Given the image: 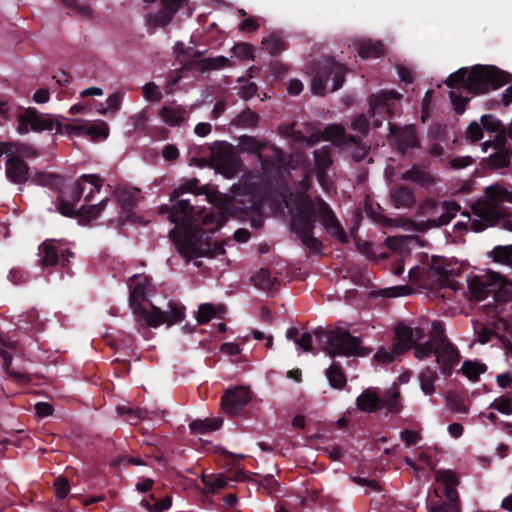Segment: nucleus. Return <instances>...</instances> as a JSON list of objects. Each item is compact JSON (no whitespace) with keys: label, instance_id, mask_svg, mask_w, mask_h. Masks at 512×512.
<instances>
[{"label":"nucleus","instance_id":"obj_1","mask_svg":"<svg viewBox=\"0 0 512 512\" xmlns=\"http://www.w3.org/2000/svg\"><path fill=\"white\" fill-rule=\"evenodd\" d=\"M227 220L223 210L205 213L204 208L191 205L189 200H181L170 212L169 221L175 226L169 237L187 262L199 257L213 258L225 254V243L213 242L210 234L220 230Z\"/></svg>","mask_w":512,"mask_h":512},{"label":"nucleus","instance_id":"obj_2","mask_svg":"<svg viewBox=\"0 0 512 512\" xmlns=\"http://www.w3.org/2000/svg\"><path fill=\"white\" fill-rule=\"evenodd\" d=\"M319 219L326 231L339 242H348V236L330 205L320 196L303 197L291 216L290 229L298 236L303 246L314 253L320 252L322 243L314 237L316 219Z\"/></svg>","mask_w":512,"mask_h":512},{"label":"nucleus","instance_id":"obj_3","mask_svg":"<svg viewBox=\"0 0 512 512\" xmlns=\"http://www.w3.org/2000/svg\"><path fill=\"white\" fill-rule=\"evenodd\" d=\"M130 280L132 285H130L129 306L139 321H143L149 327L157 328L162 324L170 327L184 319L185 307L177 302L170 301L168 303L169 310L167 311H162L152 303L150 309L143 305V302L148 300L147 294L150 290V278L148 276L135 274Z\"/></svg>","mask_w":512,"mask_h":512},{"label":"nucleus","instance_id":"obj_4","mask_svg":"<svg viewBox=\"0 0 512 512\" xmlns=\"http://www.w3.org/2000/svg\"><path fill=\"white\" fill-rule=\"evenodd\" d=\"M509 73L493 65L463 67L451 73L444 84L451 89L463 88L469 94L480 95L496 90L509 83Z\"/></svg>","mask_w":512,"mask_h":512},{"label":"nucleus","instance_id":"obj_5","mask_svg":"<svg viewBox=\"0 0 512 512\" xmlns=\"http://www.w3.org/2000/svg\"><path fill=\"white\" fill-rule=\"evenodd\" d=\"M103 180L96 174H83L76 181L65 185L58 194V212L69 218L76 217V206L84 198L91 201L95 192H100Z\"/></svg>","mask_w":512,"mask_h":512},{"label":"nucleus","instance_id":"obj_6","mask_svg":"<svg viewBox=\"0 0 512 512\" xmlns=\"http://www.w3.org/2000/svg\"><path fill=\"white\" fill-rule=\"evenodd\" d=\"M314 336L322 350L331 358L336 355L363 357L370 353L369 349L361 345L360 338L340 328L328 331L319 328L314 331Z\"/></svg>","mask_w":512,"mask_h":512},{"label":"nucleus","instance_id":"obj_7","mask_svg":"<svg viewBox=\"0 0 512 512\" xmlns=\"http://www.w3.org/2000/svg\"><path fill=\"white\" fill-rule=\"evenodd\" d=\"M346 68L332 59L314 62L312 65L311 90L323 96L327 87L334 92L340 89L345 80Z\"/></svg>","mask_w":512,"mask_h":512},{"label":"nucleus","instance_id":"obj_8","mask_svg":"<svg viewBox=\"0 0 512 512\" xmlns=\"http://www.w3.org/2000/svg\"><path fill=\"white\" fill-rule=\"evenodd\" d=\"M469 299L483 301L489 294L494 293L495 299L508 301L512 294L505 289L507 278L496 272H488L484 275H474L468 279Z\"/></svg>","mask_w":512,"mask_h":512},{"label":"nucleus","instance_id":"obj_9","mask_svg":"<svg viewBox=\"0 0 512 512\" xmlns=\"http://www.w3.org/2000/svg\"><path fill=\"white\" fill-rule=\"evenodd\" d=\"M456 201H438L425 199L418 207L420 216L426 217L423 225L426 228H436L449 224L460 210Z\"/></svg>","mask_w":512,"mask_h":512},{"label":"nucleus","instance_id":"obj_10","mask_svg":"<svg viewBox=\"0 0 512 512\" xmlns=\"http://www.w3.org/2000/svg\"><path fill=\"white\" fill-rule=\"evenodd\" d=\"M218 210L225 211L227 217L248 218L254 229H260L264 225V217L261 212V201L254 195H244L235 199Z\"/></svg>","mask_w":512,"mask_h":512},{"label":"nucleus","instance_id":"obj_11","mask_svg":"<svg viewBox=\"0 0 512 512\" xmlns=\"http://www.w3.org/2000/svg\"><path fill=\"white\" fill-rule=\"evenodd\" d=\"M211 160L216 170L226 178H233L240 171L241 161L231 144L215 141L210 146Z\"/></svg>","mask_w":512,"mask_h":512},{"label":"nucleus","instance_id":"obj_12","mask_svg":"<svg viewBox=\"0 0 512 512\" xmlns=\"http://www.w3.org/2000/svg\"><path fill=\"white\" fill-rule=\"evenodd\" d=\"M41 258L39 260L42 267L56 266L60 260L63 266H67L70 258L74 257V252L69 248H64L63 244L54 239L45 240L40 246Z\"/></svg>","mask_w":512,"mask_h":512},{"label":"nucleus","instance_id":"obj_13","mask_svg":"<svg viewBox=\"0 0 512 512\" xmlns=\"http://www.w3.org/2000/svg\"><path fill=\"white\" fill-rule=\"evenodd\" d=\"M401 95L396 91H384L378 94H372L369 98V117L372 118L374 128H379L382 125L383 113L389 117L393 113V105L396 100H399Z\"/></svg>","mask_w":512,"mask_h":512},{"label":"nucleus","instance_id":"obj_14","mask_svg":"<svg viewBox=\"0 0 512 512\" xmlns=\"http://www.w3.org/2000/svg\"><path fill=\"white\" fill-rule=\"evenodd\" d=\"M251 400V392L248 388L237 386L229 388L221 397V406L224 412L233 417L242 413L245 406Z\"/></svg>","mask_w":512,"mask_h":512},{"label":"nucleus","instance_id":"obj_15","mask_svg":"<svg viewBox=\"0 0 512 512\" xmlns=\"http://www.w3.org/2000/svg\"><path fill=\"white\" fill-rule=\"evenodd\" d=\"M388 126L389 135L395 137V145L400 154L404 155L409 149L420 147V141L417 137L414 125L399 127L398 125L389 122Z\"/></svg>","mask_w":512,"mask_h":512},{"label":"nucleus","instance_id":"obj_16","mask_svg":"<svg viewBox=\"0 0 512 512\" xmlns=\"http://www.w3.org/2000/svg\"><path fill=\"white\" fill-rule=\"evenodd\" d=\"M30 122L31 130L35 132L51 131L55 128V134H63V124L51 114H42L36 108H27V116L24 119Z\"/></svg>","mask_w":512,"mask_h":512},{"label":"nucleus","instance_id":"obj_17","mask_svg":"<svg viewBox=\"0 0 512 512\" xmlns=\"http://www.w3.org/2000/svg\"><path fill=\"white\" fill-rule=\"evenodd\" d=\"M436 362L440 365L441 373L445 376H451L454 367L460 361V354L457 348L449 341L442 339L441 344L437 345Z\"/></svg>","mask_w":512,"mask_h":512},{"label":"nucleus","instance_id":"obj_18","mask_svg":"<svg viewBox=\"0 0 512 512\" xmlns=\"http://www.w3.org/2000/svg\"><path fill=\"white\" fill-rule=\"evenodd\" d=\"M140 190L137 188H123L119 187L115 190L114 196L116 201L123 212L126 213V221L136 222L138 216L133 212V209L138 204V194Z\"/></svg>","mask_w":512,"mask_h":512},{"label":"nucleus","instance_id":"obj_19","mask_svg":"<svg viewBox=\"0 0 512 512\" xmlns=\"http://www.w3.org/2000/svg\"><path fill=\"white\" fill-rule=\"evenodd\" d=\"M313 156L317 181L324 186L327 182V171L333 164L332 148L329 145L322 146L313 152Z\"/></svg>","mask_w":512,"mask_h":512},{"label":"nucleus","instance_id":"obj_20","mask_svg":"<svg viewBox=\"0 0 512 512\" xmlns=\"http://www.w3.org/2000/svg\"><path fill=\"white\" fill-rule=\"evenodd\" d=\"M268 148L271 150V154H259V161L263 171L272 172L287 168L290 160L283 150L270 144Z\"/></svg>","mask_w":512,"mask_h":512},{"label":"nucleus","instance_id":"obj_21","mask_svg":"<svg viewBox=\"0 0 512 512\" xmlns=\"http://www.w3.org/2000/svg\"><path fill=\"white\" fill-rule=\"evenodd\" d=\"M29 167L27 163L18 156H10L5 163V174L9 181L14 184H24L28 180Z\"/></svg>","mask_w":512,"mask_h":512},{"label":"nucleus","instance_id":"obj_22","mask_svg":"<svg viewBox=\"0 0 512 512\" xmlns=\"http://www.w3.org/2000/svg\"><path fill=\"white\" fill-rule=\"evenodd\" d=\"M325 140L332 141L337 146L359 145L360 139L357 136L347 134L340 125H329L324 129Z\"/></svg>","mask_w":512,"mask_h":512},{"label":"nucleus","instance_id":"obj_23","mask_svg":"<svg viewBox=\"0 0 512 512\" xmlns=\"http://www.w3.org/2000/svg\"><path fill=\"white\" fill-rule=\"evenodd\" d=\"M512 151L506 147L504 139L495 140V152L487 158V164L493 169H501L510 165Z\"/></svg>","mask_w":512,"mask_h":512},{"label":"nucleus","instance_id":"obj_24","mask_svg":"<svg viewBox=\"0 0 512 512\" xmlns=\"http://www.w3.org/2000/svg\"><path fill=\"white\" fill-rule=\"evenodd\" d=\"M396 342L393 344L396 347V353L403 355L414 346V333L413 328L404 323H398L394 330Z\"/></svg>","mask_w":512,"mask_h":512},{"label":"nucleus","instance_id":"obj_25","mask_svg":"<svg viewBox=\"0 0 512 512\" xmlns=\"http://www.w3.org/2000/svg\"><path fill=\"white\" fill-rule=\"evenodd\" d=\"M198 184H199V180L197 178H192V179H189L187 181H185L184 183H182L179 187L173 189V191L171 192L170 194V201L171 202H175L172 206H168V205H163L161 206L160 208V212L162 214L164 213H168V217L170 216V212L172 210V208L179 202L181 201L182 199H179L180 196H182L184 193H188V192H191V193H194L196 195H200V194H203V190H199L198 189Z\"/></svg>","mask_w":512,"mask_h":512},{"label":"nucleus","instance_id":"obj_26","mask_svg":"<svg viewBox=\"0 0 512 512\" xmlns=\"http://www.w3.org/2000/svg\"><path fill=\"white\" fill-rule=\"evenodd\" d=\"M356 405L362 412L375 413L381 410L382 397L373 389L368 388L357 397Z\"/></svg>","mask_w":512,"mask_h":512},{"label":"nucleus","instance_id":"obj_27","mask_svg":"<svg viewBox=\"0 0 512 512\" xmlns=\"http://www.w3.org/2000/svg\"><path fill=\"white\" fill-rule=\"evenodd\" d=\"M402 179L415 182L425 188L432 186L436 181L427 168L420 165H413L409 170L405 171L402 174Z\"/></svg>","mask_w":512,"mask_h":512},{"label":"nucleus","instance_id":"obj_28","mask_svg":"<svg viewBox=\"0 0 512 512\" xmlns=\"http://www.w3.org/2000/svg\"><path fill=\"white\" fill-rule=\"evenodd\" d=\"M485 195L491 209H499L505 202L512 203V192L499 185L487 187Z\"/></svg>","mask_w":512,"mask_h":512},{"label":"nucleus","instance_id":"obj_29","mask_svg":"<svg viewBox=\"0 0 512 512\" xmlns=\"http://www.w3.org/2000/svg\"><path fill=\"white\" fill-rule=\"evenodd\" d=\"M446 500L431 506V512H460L459 495L455 487H445Z\"/></svg>","mask_w":512,"mask_h":512},{"label":"nucleus","instance_id":"obj_30","mask_svg":"<svg viewBox=\"0 0 512 512\" xmlns=\"http://www.w3.org/2000/svg\"><path fill=\"white\" fill-rule=\"evenodd\" d=\"M269 141L258 140L256 137L250 135H242L238 139V148L243 153L253 154L259 159V154H263L262 151L267 149Z\"/></svg>","mask_w":512,"mask_h":512},{"label":"nucleus","instance_id":"obj_31","mask_svg":"<svg viewBox=\"0 0 512 512\" xmlns=\"http://www.w3.org/2000/svg\"><path fill=\"white\" fill-rule=\"evenodd\" d=\"M391 199L396 208H410L415 203L414 193L407 186H399L393 189Z\"/></svg>","mask_w":512,"mask_h":512},{"label":"nucleus","instance_id":"obj_32","mask_svg":"<svg viewBox=\"0 0 512 512\" xmlns=\"http://www.w3.org/2000/svg\"><path fill=\"white\" fill-rule=\"evenodd\" d=\"M225 313V307L223 305H218L215 307L211 303H203L198 307V312L196 316V320L198 324H207L214 317L222 318Z\"/></svg>","mask_w":512,"mask_h":512},{"label":"nucleus","instance_id":"obj_33","mask_svg":"<svg viewBox=\"0 0 512 512\" xmlns=\"http://www.w3.org/2000/svg\"><path fill=\"white\" fill-rule=\"evenodd\" d=\"M357 51L361 58H378L385 52L384 45L380 41L363 40L357 43Z\"/></svg>","mask_w":512,"mask_h":512},{"label":"nucleus","instance_id":"obj_34","mask_svg":"<svg viewBox=\"0 0 512 512\" xmlns=\"http://www.w3.org/2000/svg\"><path fill=\"white\" fill-rule=\"evenodd\" d=\"M221 418L195 419L189 424L193 433L207 434L218 430L222 426Z\"/></svg>","mask_w":512,"mask_h":512},{"label":"nucleus","instance_id":"obj_35","mask_svg":"<svg viewBox=\"0 0 512 512\" xmlns=\"http://www.w3.org/2000/svg\"><path fill=\"white\" fill-rule=\"evenodd\" d=\"M326 377L330 386L334 389H343L346 386L347 378L341 364L338 362H333L326 369Z\"/></svg>","mask_w":512,"mask_h":512},{"label":"nucleus","instance_id":"obj_36","mask_svg":"<svg viewBox=\"0 0 512 512\" xmlns=\"http://www.w3.org/2000/svg\"><path fill=\"white\" fill-rule=\"evenodd\" d=\"M259 121V115L247 107L232 119L231 125L240 128L253 129L258 126Z\"/></svg>","mask_w":512,"mask_h":512},{"label":"nucleus","instance_id":"obj_37","mask_svg":"<svg viewBox=\"0 0 512 512\" xmlns=\"http://www.w3.org/2000/svg\"><path fill=\"white\" fill-rule=\"evenodd\" d=\"M192 63L195 66V68L199 69L203 73L231 66V61L225 56L204 58L199 61H194Z\"/></svg>","mask_w":512,"mask_h":512},{"label":"nucleus","instance_id":"obj_38","mask_svg":"<svg viewBox=\"0 0 512 512\" xmlns=\"http://www.w3.org/2000/svg\"><path fill=\"white\" fill-rule=\"evenodd\" d=\"M487 256L491 258L493 262L512 269V244L497 245L488 252Z\"/></svg>","mask_w":512,"mask_h":512},{"label":"nucleus","instance_id":"obj_39","mask_svg":"<svg viewBox=\"0 0 512 512\" xmlns=\"http://www.w3.org/2000/svg\"><path fill=\"white\" fill-rule=\"evenodd\" d=\"M159 114L162 120L169 126H179L185 120L186 110L181 107L172 108L164 106Z\"/></svg>","mask_w":512,"mask_h":512},{"label":"nucleus","instance_id":"obj_40","mask_svg":"<svg viewBox=\"0 0 512 512\" xmlns=\"http://www.w3.org/2000/svg\"><path fill=\"white\" fill-rule=\"evenodd\" d=\"M108 199L101 200L98 204L93 205H83L76 211V217L89 222L93 219H96L101 212L105 209Z\"/></svg>","mask_w":512,"mask_h":512},{"label":"nucleus","instance_id":"obj_41","mask_svg":"<svg viewBox=\"0 0 512 512\" xmlns=\"http://www.w3.org/2000/svg\"><path fill=\"white\" fill-rule=\"evenodd\" d=\"M252 281L257 288L270 291L277 283V278L272 275L269 269L262 268L252 277Z\"/></svg>","mask_w":512,"mask_h":512},{"label":"nucleus","instance_id":"obj_42","mask_svg":"<svg viewBox=\"0 0 512 512\" xmlns=\"http://www.w3.org/2000/svg\"><path fill=\"white\" fill-rule=\"evenodd\" d=\"M487 366L483 363L474 362L472 360H465L462 364L460 372L465 375L469 380L478 381L479 376L485 373Z\"/></svg>","mask_w":512,"mask_h":512},{"label":"nucleus","instance_id":"obj_43","mask_svg":"<svg viewBox=\"0 0 512 512\" xmlns=\"http://www.w3.org/2000/svg\"><path fill=\"white\" fill-rule=\"evenodd\" d=\"M201 481L207 488V493H215L219 489L227 486V479L223 474H205L201 475Z\"/></svg>","mask_w":512,"mask_h":512},{"label":"nucleus","instance_id":"obj_44","mask_svg":"<svg viewBox=\"0 0 512 512\" xmlns=\"http://www.w3.org/2000/svg\"><path fill=\"white\" fill-rule=\"evenodd\" d=\"M175 49L178 52V58L181 62H185V65L195 67L193 65L194 61H199L200 57L204 54L203 51L194 50L191 47H185L183 43L178 42L175 45Z\"/></svg>","mask_w":512,"mask_h":512},{"label":"nucleus","instance_id":"obj_45","mask_svg":"<svg viewBox=\"0 0 512 512\" xmlns=\"http://www.w3.org/2000/svg\"><path fill=\"white\" fill-rule=\"evenodd\" d=\"M117 412L125 418L131 425L138 424L141 420L148 418V411L142 409H133L131 407L118 406Z\"/></svg>","mask_w":512,"mask_h":512},{"label":"nucleus","instance_id":"obj_46","mask_svg":"<svg viewBox=\"0 0 512 512\" xmlns=\"http://www.w3.org/2000/svg\"><path fill=\"white\" fill-rule=\"evenodd\" d=\"M3 369L7 375L13 378L15 381L19 383L27 384L31 381V378L28 374L22 372H16L11 369L13 356L10 352L3 353Z\"/></svg>","mask_w":512,"mask_h":512},{"label":"nucleus","instance_id":"obj_47","mask_svg":"<svg viewBox=\"0 0 512 512\" xmlns=\"http://www.w3.org/2000/svg\"><path fill=\"white\" fill-rule=\"evenodd\" d=\"M438 379L436 372L430 368H426L419 375L421 390L426 395H431L435 391V381Z\"/></svg>","mask_w":512,"mask_h":512},{"label":"nucleus","instance_id":"obj_48","mask_svg":"<svg viewBox=\"0 0 512 512\" xmlns=\"http://www.w3.org/2000/svg\"><path fill=\"white\" fill-rule=\"evenodd\" d=\"M386 408L391 414H398L402 410L400 401V393L398 391L388 392L385 397H382L381 409Z\"/></svg>","mask_w":512,"mask_h":512},{"label":"nucleus","instance_id":"obj_49","mask_svg":"<svg viewBox=\"0 0 512 512\" xmlns=\"http://www.w3.org/2000/svg\"><path fill=\"white\" fill-rule=\"evenodd\" d=\"M262 45L263 49L272 56L279 55L285 49L284 41L275 34H271L267 38H264L262 40Z\"/></svg>","mask_w":512,"mask_h":512},{"label":"nucleus","instance_id":"obj_50","mask_svg":"<svg viewBox=\"0 0 512 512\" xmlns=\"http://www.w3.org/2000/svg\"><path fill=\"white\" fill-rule=\"evenodd\" d=\"M447 407L455 413L465 414L468 412V407L464 403V399L456 392H448L446 397Z\"/></svg>","mask_w":512,"mask_h":512},{"label":"nucleus","instance_id":"obj_51","mask_svg":"<svg viewBox=\"0 0 512 512\" xmlns=\"http://www.w3.org/2000/svg\"><path fill=\"white\" fill-rule=\"evenodd\" d=\"M413 348L415 357L419 360H424L432 355H436L437 344L433 340H427L423 344H415Z\"/></svg>","mask_w":512,"mask_h":512},{"label":"nucleus","instance_id":"obj_52","mask_svg":"<svg viewBox=\"0 0 512 512\" xmlns=\"http://www.w3.org/2000/svg\"><path fill=\"white\" fill-rule=\"evenodd\" d=\"M60 180L61 178L58 175L48 172H38L32 177L33 183L50 188L57 187Z\"/></svg>","mask_w":512,"mask_h":512},{"label":"nucleus","instance_id":"obj_53","mask_svg":"<svg viewBox=\"0 0 512 512\" xmlns=\"http://www.w3.org/2000/svg\"><path fill=\"white\" fill-rule=\"evenodd\" d=\"M173 17L174 15L161 7L159 11L149 14L148 22L154 27H165L171 23Z\"/></svg>","mask_w":512,"mask_h":512},{"label":"nucleus","instance_id":"obj_54","mask_svg":"<svg viewBox=\"0 0 512 512\" xmlns=\"http://www.w3.org/2000/svg\"><path fill=\"white\" fill-rule=\"evenodd\" d=\"M85 135L90 136L94 141L101 138L105 139L109 135V127L103 121L92 125L86 123Z\"/></svg>","mask_w":512,"mask_h":512},{"label":"nucleus","instance_id":"obj_55","mask_svg":"<svg viewBox=\"0 0 512 512\" xmlns=\"http://www.w3.org/2000/svg\"><path fill=\"white\" fill-rule=\"evenodd\" d=\"M398 353H396V347L392 345L391 350H387L383 347H380L377 352L374 354L373 359L377 363L381 364H390L392 363L396 357H398Z\"/></svg>","mask_w":512,"mask_h":512},{"label":"nucleus","instance_id":"obj_56","mask_svg":"<svg viewBox=\"0 0 512 512\" xmlns=\"http://www.w3.org/2000/svg\"><path fill=\"white\" fill-rule=\"evenodd\" d=\"M235 57L240 60H250L254 58V48L248 43H238L232 48Z\"/></svg>","mask_w":512,"mask_h":512},{"label":"nucleus","instance_id":"obj_57","mask_svg":"<svg viewBox=\"0 0 512 512\" xmlns=\"http://www.w3.org/2000/svg\"><path fill=\"white\" fill-rule=\"evenodd\" d=\"M15 146L13 147V154L18 156L19 158H34L39 155L36 148L31 145L13 142Z\"/></svg>","mask_w":512,"mask_h":512},{"label":"nucleus","instance_id":"obj_58","mask_svg":"<svg viewBox=\"0 0 512 512\" xmlns=\"http://www.w3.org/2000/svg\"><path fill=\"white\" fill-rule=\"evenodd\" d=\"M481 125L482 127L494 133H500L502 131V123L499 119L491 114H485L481 117Z\"/></svg>","mask_w":512,"mask_h":512},{"label":"nucleus","instance_id":"obj_59","mask_svg":"<svg viewBox=\"0 0 512 512\" xmlns=\"http://www.w3.org/2000/svg\"><path fill=\"white\" fill-rule=\"evenodd\" d=\"M490 408H493L502 414L511 415L512 414L511 399L508 397H505V396L498 397L491 403Z\"/></svg>","mask_w":512,"mask_h":512},{"label":"nucleus","instance_id":"obj_60","mask_svg":"<svg viewBox=\"0 0 512 512\" xmlns=\"http://www.w3.org/2000/svg\"><path fill=\"white\" fill-rule=\"evenodd\" d=\"M449 98L452 103L454 111L458 115H462L466 110V105L469 102V98L463 97L462 95L457 94L455 91H451L449 93Z\"/></svg>","mask_w":512,"mask_h":512},{"label":"nucleus","instance_id":"obj_61","mask_svg":"<svg viewBox=\"0 0 512 512\" xmlns=\"http://www.w3.org/2000/svg\"><path fill=\"white\" fill-rule=\"evenodd\" d=\"M369 126L370 122L365 114L357 115L351 124L352 130L360 133L362 136L367 135L369 131Z\"/></svg>","mask_w":512,"mask_h":512},{"label":"nucleus","instance_id":"obj_62","mask_svg":"<svg viewBox=\"0 0 512 512\" xmlns=\"http://www.w3.org/2000/svg\"><path fill=\"white\" fill-rule=\"evenodd\" d=\"M436 479L438 482L443 483L445 487H455L459 483L456 474L450 470H441L437 472Z\"/></svg>","mask_w":512,"mask_h":512},{"label":"nucleus","instance_id":"obj_63","mask_svg":"<svg viewBox=\"0 0 512 512\" xmlns=\"http://www.w3.org/2000/svg\"><path fill=\"white\" fill-rule=\"evenodd\" d=\"M143 95L151 102H158L162 99V93L158 86L153 82L146 83L143 86Z\"/></svg>","mask_w":512,"mask_h":512},{"label":"nucleus","instance_id":"obj_64","mask_svg":"<svg viewBox=\"0 0 512 512\" xmlns=\"http://www.w3.org/2000/svg\"><path fill=\"white\" fill-rule=\"evenodd\" d=\"M55 495L58 499H65L70 492V484L64 477H59L54 482Z\"/></svg>","mask_w":512,"mask_h":512}]
</instances>
